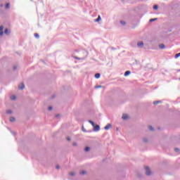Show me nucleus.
Returning <instances> with one entry per match:
<instances>
[{
	"instance_id": "f03ea898",
	"label": "nucleus",
	"mask_w": 180,
	"mask_h": 180,
	"mask_svg": "<svg viewBox=\"0 0 180 180\" xmlns=\"http://www.w3.org/2000/svg\"><path fill=\"white\" fill-rule=\"evenodd\" d=\"M93 127L94 131H99V130H101V127H99V125H94Z\"/></svg>"
},
{
	"instance_id": "9d476101",
	"label": "nucleus",
	"mask_w": 180,
	"mask_h": 180,
	"mask_svg": "<svg viewBox=\"0 0 180 180\" xmlns=\"http://www.w3.org/2000/svg\"><path fill=\"white\" fill-rule=\"evenodd\" d=\"M11 34V32H9V30H8V29H6L5 30H4V34Z\"/></svg>"
},
{
	"instance_id": "7c9ffc66",
	"label": "nucleus",
	"mask_w": 180,
	"mask_h": 180,
	"mask_svg": "<svg viewBox=\"0 0 180 180\" xmlns=\"http://www.w3.org/2000/svg\"><path fill=\"white\" fill-rule=\"evenodd\" d=\"M155 20H157V18H152L150 20V22H155Z\"/></svg>"
},
{
	"instance_id": "e433bc0d",
	"label": "nucleus",
	"mask_w": 180,
	"mask_h": 180,
	"mask_svg": "<svg viewBox=\"0 0 180 180\" xmlns=\"http://www.w3.org/2000/svg\"><path fill=\"white\" fill-rule=\"evenodd\" d=\"M18 68L16 66H13V70H16Z\"/></svg>"
},
{
	"instance_id": "cd10ccee",
	"label": "nucleus",
	"mask_w": 180,
	"mask_h": 180,
	"mask_svg": "<svg viewBox=\"0 0 180 180\" xmlns=\"http://www.w3.org/2000/svg\"><path fill=\"white\" fill-rule=\"evenodd\" d=\"M174 151L175 153H179V148H174Z\"/></svg>"
},
{
	"instance_id": "f8f14e48",
	"label": "nucleus",
	"mask_w": 180,
	"mask_h": 180,
	"mask_svg": "<svg viewBox=\"0 0 180 180\" xmlns=\"http://www.w3.org/2000/svg\"><path fill=\"white\" fill-rule=\"evenodd\" d=\"M101 19V15H98V18L96 20H94V22H99Z\"/></svg>"
},
{
	"instance_id": "ea45409f",
	"label": "nucleus",
	"mask_w": 180,
	"mask_h": 180,
	"mask_svg": "<svg viewBox=\"0 0 180 180\" xmlns=\"http://www.w3.org/2000/svg\"><path fill=\"white\" fill-rule=\"evenodd\" d=\"M117 130H119V129H118V128H117Z\"/></svg>"
},
{
	"instance_id": "c85d7f7f",
	"label": "nucleus",
	"mask_w": 180,
	"mask_h": 180,
	"mask_svg": "<svg viewBox=\"0 0 180 180\" xmlns=\"http://www.w3.org/2000/svg\"><path fill=\"white\" fill-rule=\"evenodd\" d=\"M153 9H155V11H157V9H158V6L155 5V6H153Z\"/></svg>"
},
{
	"instance_id": "dca6fc26",
	"label": "nucleus",
	"mask_w": 180,
	"mask_h": 180,
	"mask_svg": "<svg viewBox=\"0 0 180 180\" xmlns=\"http://www.w3.org/2000/svg\"><path fill=\"white\" fill-rule=\"evenodd\" d=\"M120 23L122 26H125L126 25V22L125 21H123V20H121L120 21Z\"/></svg>"
},
{
	"instance_id": "412c9836",
	"label": "nucleus",
	"mask_w": 180,
	"mask_h": 180,
	"mask_svg": "<svg viewBox=\"0 0 180 180\" xmlns=\"http://www.w3.org/2000/svg\"><path fill=\"white\" fill-rule=\"evenodd\" d=\"M6 113H7L8 115H12V110H8L6 111Z\"/></svg>"
},
{
	"instance_id": "a878e982",
	"label": "nucleus",
	"mask_w": 180,
	"mask_h": 180,
	"mask_svg": "<svg viewBox=\"0 0 180 180\" xmlns=\"http://www.w3.org/2000/svg\"><path fill=\"white\" fill-rule=\"evenodd\" d=\"M34 37H36V39H39V34L35 33L34 34Z\"/></svg>"
},
{
	"instance_id": "6e6552de",
	"label": "nucleus",
	"mask_w": 180,
	"mask_h": 180,
	"mask_svg": "<svg viewBox=\"0 0 180 180\" xmlns=\"http://www.w3.org/2000/svg\"><path fill=\"white\" fill-rule=\"evenodd\" d=\"M79 174H80V175H86V170H82V171L79 172Z\"/></svg>"
},
{
	"instance_id": "58836bf2",
	"label": "nucleus",
	"mask_w": 180,
	"mask_h": 180,
	"mask_svg": "<svg viewBox=\"0 0 180 180\" xmlns=\"http://www.w3.org/2000/svg\"><path fill=\"white\" fill-rule=\"evenodd\" d=\"M60 117V115H56V117Z\"/></svg>"
},
{
	"instance_id": "393cba45",
	"label": "nucleus",
	"mask_w": 180,
	"mask_h": 180,
	"mask_svg": "<svg viewBox=\"0 0 180 180\" xmlns=\"http://www.w3.org/2000/svg\"><path fill=\"white\" fill-rule=\"evenodd\" d=\"M10 122H15V117H10Z\"/></svg>"
},
{
	"instance_id": "20e7f679",
	"label": "nucleus",
	"mask_w": 180,
	"mask_h": 180,
	"mask_svg": "<svg viewBox=\"0 0 180 180\" xmlns=\"http://www.w3.org/2000/svg\"><path fill=\"white\" fill-rule=\"evenodd\" d=\"M122 119L123 120H128L129 119V115L127 114H123L122 115Z\"/></svg>"
},
{
	"instance_id": "c756f323",
	"label": "nucleus",
	"mask_w": 180,
	"mask_h": 180,
	"mask_svg": "<svg viewBox=\"0 0 180 180\" xmlns=\"http://www.w3.org/2000/svg\"><path fill=\"white\" fill-rule=\"evenodd\" d=\"M82 131H84V133H86V129L84 127H82Z\"/></svg>"
},
{
	"instance_id": "6ab92c4d",
	"label": "nucleus",
	"mask_w": 180,
	"mask_h": 180,
	"mask_svg": "<svg viewBox=\"0 0 180 180\" xmlns=\"http://www.w3.org/2000/svg\"><path fill=\"white\" fill-rule=\"evenodd\" d=\"M143 143H148V139H147V138H143Z\"/></svg>"
},
{
	"instance_id": "4468645a",
	"label": "nucleus",
	"mask_w": 180,
	"mask_h": 180,
	"mask_svg": "<svg viewBox=\"0 0 180 180\" xmlns=\"http://www.w3.org/2000/svg\"><path fill=\"white\" fill-rule=\"evenodd\" d=\"M69 175H70V176H75V173L74 172H69Z\"/></svg>"
},
{
	"instance_id": "a211bd4d",
	"label": "nucleus",
	"mask_w": 180,
	"mask_h": 180,
	"mask_svg": "<svg viewBox=\"0 0 180 180\" xmlns=\"http://www.w3.org/2000/svg\"><path fill=\"white\" fill-rule=\"evenodd\" d=\"M148 129H149V130H150V131H154V127H153V126H149Z\"/></svg>"
},
{
	"instance_id": "5701e85b",
	"label": "nucleus",
	"mask_w": 180,
	"mask_h": 180,
	"mask_svg": "<svg viewBox=\"0 0 180 180\" xmlns=\"http://www.w3.org/2000/svg\"><path fill=\"white\" fill-rule=\"evenodd\" d=\"M11 101H15V99H16V96H11Z\"/></svg>"
},
{
	"instance_id": "f704fd0d",
	"label": "nucleus",
	"mask_w": 180,
	"mask_h": 180,
	"mask_svg": "<svg viewBox=\"0 0 180 180\" xmlns=\"http://www.w3.org/2000/svg\"><path fill=\"white\" fill-rule=\"evenodd\" d=\"M67 140H68V141H71V138L70 137H68Z\"/></svg>"
},
{
	"instance_id": "1a4fd4ad",
	"label": "nucleus",
	"mask_w": 180,
	"mask_h": 180,
	"mask_svg": "<svg viewBox=\"0 0 180 180\" xmlns=\"http://www.w3.org/2000/svg\"><path fill=\"white\" fill-rule=\"evenodd\" d=\"M159 47L162 50H164V49H165V45L164 44H161L160 45H159Z\"/></svg>"
},
{
	"instance_id": "b1692460",
	"label": "nucleus",
	"mask_w": 180,
	"mask_h": 180,
	"mask_svg": "<svg viewBox=\"0 0 180 180\" xmlns=\"http://www.w3.org/2000/svg\"><path fill=\"white\" fill-rule=\"evenodd\" d=\"M72 146H73V147H77V146H78V143H77V142H73V143H72Z\"/></svg>"
},
{
	"instance_id": "4c0bfd02",
	"label": "nucleus",
	"mask_w": 180,
	"mask_h": 180,
	"mask_svg": "<svg viewBox=\"0 0 180 180\" xmlns=\"http://www.w3.org/2000/svg\"><path fill=\"white\" fill-rule=\"evenodd\" d=\"M11 133H12V135H13V136H15V132L11 131Z\"/></svg>"
},
{
	"instance_id": "423d86ee",
	"label": "nucleus",
	"mask_w": 180,
	"mask_h": 180,
	"mask_svg": "<svg viewBox=\"0 0 180 180\" xmlns=\"http://www.w3.org/2000/svg\"><path fill=\"white\" fill-rule=\"evenodd\" d=\"M0 36H4V26H0Z\"/></svg>"
},
{
	"instance_id": "ddd939ff",
	"label": "nucleus",
	"mask_w": 180,
	"mask_h": 180,
	"mask_svg": "<svg viewBox=\"0 0 180 180\" xmlns=\"http://www.w3.org/2000/svg\"><path fill=\"white\" fill-rule=\"evenodd\" d=\"M89 123H90L93 127L95 126V122H94L92 120H89Z\"/></svg>"
},
{
	"instance_id": "a19ab883",
	"label": "nucleus",
	"mask_w": 180,
	"mask_h": 180,
	"mask_svg": "<svg viewBox=\"0 0 180 180\" xmlns=\"http://www.w3.org/2000/svg\"><path fill=\"white\" fill-rule=\"evenodd\" d=\"M1 6H4V5H1Z\"/></svg>"
},
{
	"instance_id": "2f4dec72",
	"label": "nucleus",
	"mask_w": 180,
	"mask_h": 180,
	"mask_svg": "<svg viewBox=\"0 0 180 180\" xmlns=\"http://www.w3.org/2000/svg\"><path fill=\"white\" fill-rule=\"evenodd\" d=\"M9 8V3H7L6 4V9H8Z\"/></svg>"
},
{
	"instance_id": "c9c22d12",
	"label": "nucleus",
	"mask_w": 180,
	"mask_h": 180,
	"mask_svg": "<svg viewBox=\"0 0 180 180\" xmlns=\"http://www.w3.org/2000/svg\"><path fill=\"white\" fill-rule=\"evenodd\" d=\"M56 169H60V165H56Z\"/></svg>"
},
{
	"instance_id": "473e14b6",
	"label": "nucleus",
	"mask_w": 180,
	"mask_h": 180,
	"mask_svg": "<svg viewBox=\"0 0 180 180\" xmlns=\"http://www.w3.org/2000/svg\"><path fill=\"white\" fill-rule=\"evenodd\" d=\"M99 88H102V86H101V85H98V86H96V89H99Z\"/></svg>"
},
{
	"instance_id": "f3484780",
	"label": "nucleus",
	"mask_w": 180,
	"mask_h": 180,
	"mask_svg": "<svg viewBox=\"0 0 180 180\" xmlns=\"http://www.w3.org/2000/svg\"><path fill=\"white\" fill-rule=\"evenodd\" d=\"M75 58L76 60H85V58H78V57H77V56H75Z\"/></svg>"
},
{
	"instance_id": "7ed1b4c3",
	"label": "nucleus",
	"mask_w": 180,
	"mask_h": 180,
	"mask_svg": "<svg viewBox=\"0 0 180 180\" xmlns=\"http://www.w3.org/2000/svg\"><path fill=\"white\" fill-rule=\"evenodd\" d=\"M138 47H140V49H143L144 47V42L143 41H139L137 43Z\"/></svg>"
},
{
	"instance_id": "72a5a7b5",
	"label": "nucleus",
	"mask_w": 180,
	"mask_h": 180,
	"mask_svg": "<svg viewBox=\"0 0 180 180\" xmlns=\"http://www.w3.org/2000/svg\"><path fill=\"white\" fill-rule=\"evenodd\" d=\"M48 110H53V107L49 106V107L48 108Z\"/></svg>"
},
{
	"instance_id": "39448f33",
	"label": "nucleus",
	"mask_w": 180,
	"mask_h": 180,
	"mask_svg": "<svg viewBox=\"0 0 180 180\" xmlns=\"http://www.w3.org/2000/svg\"><path fill=\"white\" fill-rule=\"evenodd\" d=\"M112 128V124H108L105 127V130H110Z\"/></svg>"
},
{
	"instance_id": "4be33fe9",
	"label": "nucleus",
	"mask_w": 180,
	"mask_h": 180,
	"mask_svg": "<svg viewBox=\"0 0 180 180\" xmlns=\"http://www.w3.org/2000/svg\"><path fill=\"white\" fill-rule=\"evenodd\" d=\"M89 150H91V148H90L89 147H86V148H84V151H86V153H87L88 151H89Z\"/></svg>"
},
{
	"instance_id": "bb28decb",
	"label": "nucleus",
	"mask_w": 180,
	"mask_h": 180,
	"mask_svg": "<svg viewBox=\"0 0 180 180\" xmlns=\"http://www.w3.org/2000/svg\"><path fill=\"white\" fill-rule=\"evenodd\" d=\"M174 57L175 58H178V57H180V53H176Z\"/></svg>"
},
{
	"instance_id": "9b49d317",
	"label": "nucleus",
	"mask_w": 180,
	"mask_h": 180,
	"mask_svg": "<svg viewBox=\"0 0 180 180\" xmlns=\"http://www.w3.org/2000/svg\"><path fill=\"white\" fill-rule=\"evenodd\" d=\"M130 74H131V72L130 71H126L124 73V77H127V75H130Z\"/></svg>"
},
{
	"instance_id": "aec40b11",
	"label": "nucleus",
	"mask_w": 180,
	"mask_h": 180,
	"mask_svg": "<svg viewBox=\"0 0 180 180\" xmlns=\"http://www.w3.org/2000/svg\"><path fill=\"white\" fill-rule=\"evenodd\" d=\"M153 103L154 105H158V103H161V101H154Z\"/></svg>"
},
{
	"instance_id": "2eb2a0df",
	"label": "nucleus",
	"mask_w": 180,
	"mask_h": 180,
	"mask_svg": "<svg viewBox=\"0 0 180 180\" xmlns=\"http://www.w3.org/2000/svg\"><path fill=\"white\" fill-rule=\"evenodd\" d=\"M95 78H97V79L101 78V74L96 73V74L95 75Z\"/></svg>"
},
{
	"instance_id": "f257e3e1",
	"label": "nucleus",
	"mask_w": 180,
	"mask_h": 180,
	"mask_svg": "<svg viewBox=\"0 0 180 180\" xmlns=\"http://www.w3.org/2000/svg\"><path fill=\"white\" fill-rule=\"evenodd\" d=\"M145 169H146V175H148V176L151 175V169H150V167H146Z\"/></svg>"
},
{
	"instance_id": "0eeeda50",
	"label": "nucleus",
	"mask_w": 180,
	"mask_h": 180,
	"mask_svg": "<svg viewBox=\"0 0 180 180\" xmlns=\"http://www.w3.org/2000/svg\"><path fill=\"white\" fill-rule=\"evenodd\" d=\"M18 89H25V84L23 83H21L19 86H18Z\"/></svg>"
}]
</instances>
